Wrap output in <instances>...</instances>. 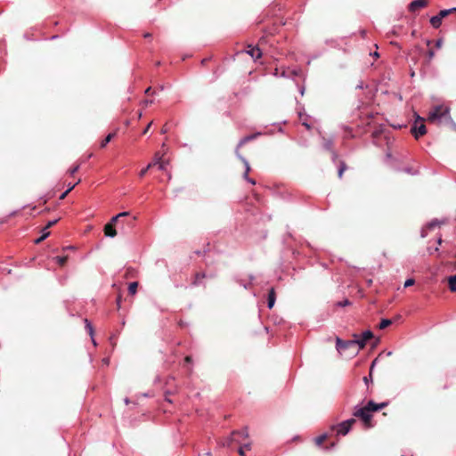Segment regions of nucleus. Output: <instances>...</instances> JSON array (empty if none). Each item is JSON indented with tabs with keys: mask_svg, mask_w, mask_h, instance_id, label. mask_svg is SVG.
Instances as JSON below:
<instances>
[{
	"mask_svg": "<svg viewBox=\"0 0 456 456\" xmlns=\"http://www.w3.org/2000/svg\"><path fill=\"white\" fill-rule=\"evenodd\" d=\"M347 169V166L343 160H339V167L338 171V175L339 178H342L344 172Z\"/></svg>",
	"mask_w": 456,
	"mask_h": 456,
	"instance_id": "19",
	"label": "nucleus"
},
{
	"mask_svg": "<svg viewBox=\"0 0 456 456\" xmlns=\"http://www.w3.org/2000/svg\"><path fill=\"white\" fill-rule=\"evenodd\" d=\"M431 44V41L430 40H428L427 41V45H429Z\"/></svg>",
	"mask_w": 456,
	"mask_h": 456,
	"instance_id": "55",
	"label": "nucleus"
},
{
	"mask_svg": "<svg viewBox=\"0 0 456 456\" xmlns=\"http://www.w3.org/2000/svg\"><path fill=\"white\" fill-rule=\"evenodd\" d=\"M372 336L373 335L370 330L364 331L361 337L354 335L355 339L358 340L357 346H359V349L363 348L366 345V342L370 340L372 338Z\"/></svg>",
	"mask_w": 456,
	"mask_h": 456,
	"instance_id": "9",
	"label": "nucleus"
},
{
	"mask_svg": "<svg viewBox=\"0 0 456 456\" xmlns=\"http://www.w3.org/2000/svg\"><path fill=\"white\" fill-rule=\"evenodd\" d=\"M442 242H443V240H442V238H441V237H439V238L437 239V244H438V245H441V244H442Z\"/></svg>",
	"mask_w": 456,
	"mask_h": 456,
	"instance_id": "50",
	"label": "nucleus"
},
{
	"mask_svg": "<svg viewBox=\"0 0 456 456\" xmlns=\"http://www.w3.org/2000/svg\"><path fill=\"white\" fill-rule=\"evenodd\" d=\"M357 342H358V340H356L355 338L352 340H346V341H344V340L340 339L339 338H337L336 347L339 353H342L344 350H346L353 346L357 345Z\"/></svg>",
	"mask_w": 456,
	"mask_h": 456,
	"instance_id": "7",
	"label": "nucleus"
},
{
	"mask_svg": "<svg viewBox=\"0 0 456 456\" xmlns=\"http://www.w3.org/2000/svg\"><path fill=\"white\" fill-rule=\"evenodd\" d=\"M451 291L452 292H456V287H449Z\"/></svg>",
	"mask_w": 456,
	"mask_h": 456,
	"instance_id": "51",
	"label": "nucleus"
},
{
	"mask_svg": "<svg viewBox=\"0 0 456 456\" xmlns=\"http://www.w3.org/2000/svg\"><path fill=\"white\" fill-rule=\"evenodd\" d=\"M207 61H208L207 59H203L201 62H202V64H206Z\"/></svg>",
	"mask_w": 456,
	"mask_h": 456,
	"instance_id": "52",
	"label": "nucleus"
},
{
	"mask_svg": "<svg viewBox=\"0 0 456 456\" xmlns=\"http://www.w3.org/2000/svg\"><path fill=\"white\" fill-rule=\"evenodd\" d=\"M260 134H261L260 133H256V134H250V135H247L244 138H242L240 141V142H239V144L237 146L236 151H235L237 157L243 162V164L245 166V172L243 174V178L246 179L248 182H249L251 184H256V181L254 179L248 177V173L250 171V166H249V163L240 155V149L244 144H246L248 142L256 139Z\"/></svg>",
	"mask_w": 456,
	"mask_h": 456,
	"instance_id": "3",
	"label": "nucleus"
},
{
	"mask_svg": "<svg viewBox=\"0 0 456 456\" xmlns=\"http://www.w3.org/2000/svg\"><path fill=\"white\" fill-rule=\"evenodd\" d=\"M143 37L145 38H151V34L147 32V33L143 34Z\"/></svg>",
	"mask_w": 456,
	"mask_h": 456,
	"instance_id": "44",
	"label": "nucleus"
},
{
	"mask_svg": "<svg viewBox=\"0 0 456 456\" xmlns=\"http://www.w3.org/2000/svg\"><path fill=\"white\" fill-rule=\"evenodd\" d=\"M453 10H454V12H456V7H454Z\"/></svg>",
	"mask_w": 456,
	"mask_h": 456,
	"instance_id": "56",
	"label": "nucleus"
},
{
	"mask_svg": "<svg viewBox=\"0 0 456 456\" xmlns=\"http://www.w3.org/2000/svg\"><path fill=\"white\" fill-rule=\"evenodd\" d=\"M275 299H276V295H275L274 289H272L268 293V300H267V305L270 309L274 305Z\"/></svg>",
	"mask_w": 456,
	"mask_h": 456,
	"instance_id": "16",
	"label": "nucleus"
},
{
	"mask_svg": "<svg viewBox=\"0 0 456 456\" xmlns=\"http://www.w3.org/2000/svg\"><path fill=\"white\" fill-rule=\"evenodd\" d=\"M385 406H387L386 403L376 404L370 401L365 407L356 408L354 410V415L357 418H360L363 421L366 428H370L372 426L370 423L371 412L383 409Z\"/></svg>",
	"mask_w": 456,
	"mask_h": 456,
	"instance_id": "2",
	"label": "nucleus"
},
{
	"mask_svg": "<svg viewBox=\"0 0 456 456\" xmlns=\"http://www.w3.org/2000/svg\"><path fill=\"white\" fill-rule=\"evenodd\" d=\"M79 169V165H76L69 170V173L73 175Z\"/></svg>",
	"mask_w": 456,
	"mask_h": 456,
	"instance_id": "32",
	"label": "nucleus"
},
{
	"mask_svg": "<svg viewBox=\"0 0 456 456\" xmlns=\"http://www.w3.org/2000/svg\"><path fill=\"white\" fill-rule=\"evenodd\" d=\"M351 302L348 299H345L343 301H339L336 304L337 306H346L349 305Z\"/></svg>",
	"mask_w": 456,
	"mask_h": 456,
	"instance_id": "29",
	"label": "nucleus"
},
{
	"mask_svg": "<svg viewBox=\"0 0 456 456\" xmlns=\"http://www.w3.org/2000/svg\"><path fill=\"white\" fill-rule=\"evenodd\" d=\"M248 437L247 430L243 429L241 431L233 432L230 437H228L224 443V446H231L232 442L237 444H241L243 440Z\"/></svg>",
	"mask_w": 456,
	"mask_h": 456,
	"instance_id": "5",
	"label": "nucleus"
},
{
	"mask_svg": "<svg viewBox=\"0 0 456 456\" xmlns=\"http://www.w3.org/2000/svg\"><path fill=\"white\" fill-rule=\"evenodd\" d=\"M428 4V0H414L409 4V11L416 12L419 8L426 7Z\"/></svg>",
	"mask_w": 456,
	"mask_h": 456,
	"instance_id": "10",
	"label": "nucleus"
},
{
	"mask_svg": "<svg viewBox=\"0 0 456 456\" xmlns=\"http://www.w3.org/2000/svg\"><path fill=\"white\" fill-rule=\"evenodd\" d=\"M155 166H156V163H151H151H149L145 168H142V169L139 172V176H140L141 178H142V177L146 175V173L148 172V170H149V169H151V167H155Z\"/></svg>",
	"mask_w": 456,
	"mask_h": 456,
	"instance_id": "21",
	"label": "nucleus"
},
{
	"mask_svg": "<svg viewBox=\"0 0 456 456\" xmlns=\"http://www.w3.org/2000/svg\"><path fill=\"white\" fill-rule=\"evenodd\" d=\"M128 216H129V212L119 213L117 216H113L108 224H112L113 226H116L117 224H118L120 223V218Z\"/></svg>",
	"mask_w": 456,
	"mask_h": 456,
	"instance_id": "15",
	"label": "nucleus"
},
{
	"mask_svg": "<svg viewBox=\"0 0 456 456\" xmlns=\"http://www.w3.org/2000/svg\"><path fill=\"white\" fill-rule=\"evenodd\" d=\"M80 181H81V180H80V179H78V181H77L75 184H73V185L71 186V188H69L66 191H64V192L60 196V200H64V199L66 198V196L69 194V191H71L74 189V187L76 186V184L79 183H80Z\"/></svg>",
	"mask_w": 456,
	"mask_h": 456,
	"instance_id": "25",
	"label": "nucleus"
},
{
	"mask_svg": "<svg viewBox=\"0 0 456 456\" xmlns=\"http://www.w3.org/2000/svg\"><path fill=\"white\" fill-rule=\"evenodd\" d=\"M428 121L436 125L451 123L450 109L444 105L435 106L428 113Z\"/></svg>",
	"mask_w": 456,
	"mask_h": 456,
	"instance_id": "1",
	"label": "nucleus"
},
{
	"mask_svg": "<svg viewBox=\"0 0 456 456\" xmlns=\"http://www.w3.org/2000/svg\"><path fill=\"white\" fill-rule=\"evenodd\" d=\"M428 253H429L430 255H433V254H435L436 252H438V251H439V248H438L437 247H436V248H428Z\"/></svg>",
	"mask_w": 456,
	"mask_h": 456,
	"instance_id": "35",
	"label": "nucleus"
},
{
	"mask_svg": "<svg viewBox=\"0 0 456 456\" xmlns=\"http://www.w3.org/2000/svg\"><path fill=\"white\" fill-rule=\"evenodd\" d=\"M442 20L443 19H441V17L438 16L437 14L430 19V24L432 25L433 28H438L442 24Z\"/></svg>",
	"mask_w": 456,
	"mask_h": 456,
	"instance_id": "17",
	"label": "nucleus"
},
{
	"mask_svg": "<svg viewBox=\"0 0 456 456\" xmlns=\"http://www.w3.org/2000/svg\"><path fill=\"white\" fill-rule=\"evenodd\" d=\"M160 132H161V134H166L168 132V127H167V124L163 126Z\"/></svg>",
	"mask_w": 456,
	"mask_h": 456,
	"instance_id": "39",
	"label": "nucleus"
},
{
	"mask_svg": "<svg viewBox=\"0 0 456 456\" xmlns=\"http://www.w3.org/2000/svg\"><path fill=\"white\" fill-rule=\"evenodd\" d=\"M391 323H392L391 320H389V319H383L380 322L379 327V329L383 330V329L388 327Z\"/></svg>",
	"mask_w": 456,
	"mask_h": 456,
	"instance_id": "24",
	"label": "nucleus"
},
{
	"mask_svg": "<svg viewBox=\"0 0 456 456\" xmlns=\"http://www.w3.org/2000/svg\"><path fill=\"white\" fill-rule=\"evenodd\" d=\"M45 240V236H42V235H41L38 239H37V240H35V243H36V244H39V243H41V242H42L43 240Z\"/></svg>",
	"mask_w": 456,
	"mask_h": 456,
	"instance_id": "38",
	"label": "nucleus"
},
{
	"mask_svg": "<svg viewBox=\"0 0 456 456\" xmlns=\"http://www.w3.org/2000/svg\"><path fill=\"white\" fill-rule=\"evenodd\" d=\"M151 124H152V122H150V123L148 124V126H147L145 127V129L143 130L142 134H146V133L149 131V129H150V127H151Z\"/></svg>",
	"mask_w": 456,
	"mask_h": 456,
	"instance_id": "42",
	"label": "nucleus"
},
{
	"mask_svg": "<svg viewBox=\"0 0 456 456\" xmlns=\"http://www.w3.org/2000/svg\"><path fill=\"white\" fill-rule=\"evenodd\" d=\"M104 234L107 237L114 238L117 235V231L112 224H106L103 229Z\"/></svg>",
	"mask_w": 456,
	"mask_h": 456,
	"instance_id": "13",
	"label": "nucleus"
},
{
	"mask_svg": "<svg viewBox=\"0 0 456 456\" xmlns=\"http://www.w3.org/2000/svg\"><path fill=\"white\" fill-rule=\"evenodd\" d=\"M247 53L253 58V59H259L262 56V51L258 46L252 47L248 45V50Z\"/></svg>",
	"mask_w": 456,
	"mask_h": 456,
	"instance_id": "12",
	"label": "nucleus"
},
{
	"mask_svg": "<svg viewBox=\"0 0 456 456\" xmlns=\"http://www.w3.org/2000/svg\"><path fill=\"white\" fill-rule=\"evenodd\" d=\"M392 34H393L394 36H396V35H397V33H396L395 30H393V31H392Z\"/></svg>",
	"mask_w": 456,
	"mask_h": 456,
	"instance_id": "54",
	"label": "nucleus"
},
{
	"mask_svg": "<svg viewBox=\"0 0 456 456\" xmlns=\"http://www.w3.org/2000/svg\"><path fill=\"white\" fill-rule=\"evenodd\" d=\"M446 224L445 220L439 221L437 219L432 220L430 223H428L425 227L422 228L420 236L421 238H426L428 236V232L429 230H433L436 227H439L442 224Z\"/></svg>",
	"mask_w": 456,
	"mask_h": 456,
	"instance_id": "8",
	"label": "nucleus"
},
{
	"mask_svg": "<svg viewBox=\"0 0 456 456\" xmlns=\"http://www.w3.org/2000/svg\"><path fill=\"white\" fill-rule=\"evenodd\" d=\"M299 122L302 124V126H305L307 130H310L312 128V126L310 124V117L308 115L299 113Z\"/></svg>",
	"mask_w": 456,
	"mask_h": 456,
	"instance_id": "14",
	"label": "nucleus"
},
{
	"mask_svg": "<svg viewBox=\"0 0 456 456\" xmlns=\"http://www.w3.org/2000/svg\"><path fill=\"white\" fill-rule=\"evenodd\" d=\"M327 437H328V435H327V434H323V435H322V436H320L316 437V438H315V444H316L317 445H319V446H320V445H322V443L327 439Z\"/></svg>",
	"mask_w": 456,
	"mask_h": 456,
	"instance_id": "23",
	"label": "nucleus"
},
{
	"mask_svg": "<svg viewBox=\"0 0 456 456\" xmlns=\"http://www.w3.org/2000/svg\"><path fill=\"white\" fill-rule=\"evenodd\" d=\"M427 54H428V61H430L435 57V52L432 49H430Z\"/></svg>",
	"mask_w": 456,
	"mask_h": 456,
	"instance_id": "34",
	"label": "nucleus"
},
{
	"mask_svg": "<svg viewBox=\"0 0 456 456\" xmlns=\"http://www.w3.org/2000/svg\"><path fill=\"white\" fill-rule=\"evenodd\" d=\"M444 280L447 281L448 285H456V274L447 276L444 278Z\"/></svg>",
	"mask_w": 456,
	"mask_h": 456,
	"instance_id": "27",
	"label": "nucleus"
},
{
	"mask_svg": "<svg viewBox=\"0 0 456 456\" xmlns=\"http://www.w3.org/2000/svg\"><path fill=\"white\" fill-rule=\"evenodd\" d=\"M151 92V87H148L146 90H145V94H150Z\"/></svg>",
	"mask_w": 456,
	"mask_h": 456,
	"instance_id": "47",
	"label": "nucleus"
},
{
	"mask_svg": "<svg viewBox=\"0 0 456 456\" xmlns=\"http://www.w3.org/2000/svg\"><path fill=\"white\" fill-rule=\"evenodd\" d=\"M375 57H379V53L377 52L374 53L373 54Z\"/></svg>",
	"mask_w": 456,
	"mask_h": 456,
	"instance_id": "53",
	"label": "nucleus"
},
{
	"mask_svg": "<svg viewBox=\"0 0 456 456\" xmlns=\"http://www.w3.org/2000/svg\"><path fill=\"white\" fill-rule=\"evenodd\" d=\"M49 235H50V232H48L47 230H45V228H44L42 236H45V239H46Z\"/></svg>",
	"mask_w": 456,
	"mask_h": 456,
	"instance_id": "40",
	"label": "nucleus"
},
{
	"mask_svg": "<svg viewBox=\"0 0 456 456\" xmlns=\"http://www.w3.org/2000/svg\"><path fill=\"white\" fill-rule=\"evenodd\" d=\"M55 259H56L57 263L59 264V265L63 266L68 260V256H56Z\"/></svg>",
	"mask_w": 456,
	"mask_h": 456,
	"instance_id": "26",
	"label": "nucleus"
},
{
	"mask_svg": "<svg viewBox=\"0 0 456 456\" xmlns=\"http://www.w3.org/2000/svg\"><path fill=\"white\" fill-rule=\"evenodd\" d=\"M248 450L249 449V444H244V445H241L240 448H239V453L240 456H245V450Z\"/></svg>",
	"mask_w": 456,
	"mask_h": 456,
	"instance_id": "28",
	"label": "nucleus"
},
{
	"mask_svg": "<svg viewBox=\"0 0 456 456\" xmlns=\"http://www.w3.org/2000/svg\"><path fill=\"white\" fill-rule=\"evenodd\" d=\"M354 423H355L354 419H349L347 420H345V421L338 424L337 426L332 427L331 431L336 432V434L338 436V435L346 436L350 431V429L352 428V427Z\"/></svg>",
	"mask_w": 456,
	"mask_h": 456,
	"instance_id": "4",
	"label": "nucleus"
},
{
	"mask_svg": "<svg viewBox=\"0 0 456 456\" xmlns=\"http://www.w3.org/2000/svg\"><path fill=\"white\" fill-rule=\"evenodd\" d=\"M120 303H121V295H120V292H119L118 296V298H117V304H118V307H120Z\"/></svg>",
	"mask_w": 456,
	"mask_h": 456,
	"instance_id": "41",
	"label": "nucleus"
},
{
	"mask_svg": "<svg viewBox=\"0 0 456 456\" xmlns=\"http://www.w3.org/2000/svg\"><path fill=\"white\" fill-rule=\"evenodd\" d=\"M191 358L190 356H186V357H185V362H188V363H189V362H191Z\"/></svg>",
	"mask_w": 456,
	"mask_h": 456,
	"instance_id": "49",
	"label": "nucleus"
},
{
	"mask_svg": "<svg viewBox=\"0 0 456 456\" xmlns=\"http://www.w3.org/2000/svg\"><path fill=\"white\" fill-rule=\"evenodd\" d=\"M411 132L416 139H419L420 136L426 134L427 128L424 124V120L420 118H418V119L414 122L413 126H411Z\"/></svg>",
	"mask_w": 456,
	"mask_h": 456,
	"instance_id": "6",
	"label": "nucleus"
},
{
	"mask_svg": "<svg viewBox=\"0 0 456 456\" xmlns=\"http://www.w3.org/2000/svg\"><path fill=\"white\" fill-rule=\"evenodd\" d=\"M453 12H454L453 8L444 9V10H442L439 12L438 16H440L441 19H444V18L447 17L449 14L453 13Z\"/></svg>",
	"mask_w": 456,
	"mask_h": 456,
	"instance_id": "22",
	"label": "nucleus"
},
{
	"mask_svg": "<svg viewBox=\"0 0 456 456\" xmlns=\"http://www.w3.org/2000/svg\"><path fill=\"white\" fill-rule=\"evenodd\" d=\"M265 38H266V37H265V36L262 37L260 38V40H259V44H261V45H262V44H264V43L265 42Z\"/></svg>",
	"mask_w": 456,
	"mask_h": 456,
	"instance_id": "43",
	"label": "nucleus"
},
{
	"mask_svg": "<svg viewBox=\"0 0 456 456\" xmlns=\"http://www.w3.org/2000/svg\"><path fill=\"white\" fill-rule=\"evenodd\" d=\"M57 222H58L57 219L53 220V221H49L47 223V224L45 225V230H48L50 227L53 226Z\"/></svg>",
	"mask_w": 456,
	"mask_h": 456,
	"instance_id": "31",
	"label": "nucleus"
},
{
	"mask_svg": "<svg viewBox=\"0 0 456 456\" xmlns=\"http://www.w3.org/2000/svg\"><path fill=\"white\" fill-rule=\"evenodd\" d=\"M85 323H86V329L88 331L89 335L91 336L94 345L95 346L96 343H95V340L94 339V328L87 319H85Z\"/></svg>",
	"mask_w": 456,
	"mask_h": 456,
	"instance_id": "18",
	"label": "nucleus"
},
{
	"mask_svg": "<svg viewBox=\"0 0 456 456\" xmlns=\"http://www.w3.org/2000/svg\"><path fill=\"white\" fill-rule=\"evenodd\" d=\"M137 292V287H128V294L131 297H134Z\"/></svg>",
	"mask_w": 456,
	"mask_h": 456,
	"instance_id": "30",
	"label": "nucleus"
},
{
	"mask_svg": "<svg viewBox=\"0 0 456 456\" xmlns=\"http://www.w3.org/2000/svg\"><path fill=\"white\" fill-rule=\"evenodd\" d=\"M403 285H415V280L413 278H409L404 281Z\"/></svg>",
	"mask_w": 456,
	"mask_h": 456,
	"instance_id": "33",
	"label": "nucleus"
},
{
	"mask_svg": "<svg viewBox=\"0 0 456 456\" xmlns=\"http://www.w3.org/2000/svg\"><path fill=\"white\" fill-rule=\"evenodd\" d=\"M442 45H443V39H441V38H440V39H437V40L436 41V48H441V47H442Z\"/></svg>",
	"mask_w": 456,
	"mask_h": 456,
	"instance_id": "37",
	"label": "nucleus"
},
{
	"mask_svg": "<svg viewBox=\"0 0 456 456\" xmlns=\"http://www.w3.org/2000/svg\"><path fill=\"white\" fill-rule=\"evenodd\" d=\"M204 277H205L204 274L198 273L196 275V281L195 282H199V283L201 282V279H203Z\"/></svg>",
	"mask_w": 456,
	"mask_h": 456,
	"instance_id": "36",
	"label": "nucleus"
},
{
	"mask_svg": "<svg viewBox=\"0 0 456 456\" xmlns=\"http://www.w3.org/2000/svg\"><path fill=\"white\" fill-rule=\"evenodd\" d=\"M151 103H152V101H148V100H146V101L144 102V105H145V106H147V105H149V104H151Z\"/></svg>",
	"mask_w": 456,
	"mask_h": 456,
	"instance_id": "48",
	"label": "nucleus"
},
{
	"mask_svg": "<svg viewBox=\"0 0 456 456\" xmlns=\"http://www.w3.org/2000/svg\"><path fill=\"white\" fill-rule=\"evenodd\" d=\"M126 285L135 286V285H139V283H138V281H131V282L127 283Z\"/></svg>",
	"mask_w": 456,
	"mask_h": 456,
	"instance_id": "45",
	"label": "nucleus"
},
{
	"mask_svg": "<svg viewBox=\"0 0 456 456\" xmlns=\"http://www.w3.org/2000/svg\"><path fill=\"white\" fill-rule=\"evenodd\" d=\"M115 136V133L109 134L101 142V148L106 147V145L112 140Z\"/></svg>",
	"mask_w": 456,
	"mask_h": 456,
	"instance_id": "20",
	"label": "nucleus"
},
{
	"mask_svg": "<svg viewBox=\"0 0 456 456\" xmlns=\"http://www.w3.org/2000/svg\"><path fill=\"white\" fill-rule=\"evenodd\" d=\"M370 379H371V377H370H370H364V378H363V380H364V382H365L366 384H368V382H369V380H370Z\"/></svg>",
	"mask_w": 456,
	"mask_h": 456,
	"instance_id": "46",
	"label": "nucleus"
},
{
	"mask_svg": "<svg viewBox=\"0 0 456 456\" xmlns=\"http://www.w3.org/2000/svg\"><path fill=\"white\" fill-rule=\"evenodd\" d=\"M163 157L164 154H161L160 152L155 153L156 166H158L159 169L161 171L166 170V166L167 164V161L164 160Z\"/></svg>",
	"mask_w": 456,
	"mask_h": 456,
	"instance_id": "11",
	"label": "nucleus"
}]
</instances>
